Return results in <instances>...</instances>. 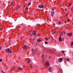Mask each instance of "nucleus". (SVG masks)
<instances>
[{"mask_svg":"<svg viewBox=\"0 0 73 73\" xmlns=\"http://www.w3.org/2000/svg\"><path fill=\"white\" fill-rule=\"evenodd\" d=\"M5 50L7 51V52L9 53H13L12 50L9 49V48H7V49H5Z\"/></svg>","mask_w":73,"mask_h":73,"instance_id":"1","label":"nucleus"},{"mask_svg":"<svg viewBox=\"0 0 73 73\" xmlns=\"http://www.w3.org/2000/svg\"><path fill=\"white\" fill-rule=\"evenodd\" d=\"M38 8H44V6L42 5H40L38 6Z\"/></svg>","mask_w":73,"mask_h":73,"instance_id":"2","label":"nucleus"},{"mask_svg":"<svg viewBox=\"0 0 73 73\" xmlns=\"http://www.w3.org/2000/svg\"><path fill=\"white\" fill-rule=\"evenodd\" d=\"M46 64V66H49L50 64H49V62L47 61H46L45 63Z\"/></svg>","mask_w":73,"mask_h":73,"instance_id":"3","label":"nucleus"},{"mask_svg":"<svg viewBox=\"0 0 73 73\" xmlns=\"http://www.w3.org/2000/svg\"><path fill=\"white\" fill-rule=\"evenodd\" d=\"M50 15L51 16H53V15H54V10L51 12Z\"/></svg>","mask_w":73,"mask_h":73,"instance_id":"4","label":"nucleus"},{"mask_svg":"<svg viewBox=\"0 0 73 73\" xmlns=\"http://www.w3.org/2000/svg\"><path fill=\"white\" fill-rule=\"evenodd\" d=\"M62 58H60L58 59V61L60 62H62Z\"/></svg>","mask_w":73,"mask_h":73,"instance_id":"5","label":"nucleus"},{"mask_svg":"<svg viewBox=\"0 0 73 73\" xmlns=\"http://www.w3.org/2000/svg\"><path fill=\"white\" fill-rule=\"evenodd\" d=\"M31 51L32 52L33 55V56H34V53H35V50H34L33 49H31Z\"/></svg>","mask_w":73,"mask_h":73,"instance_id":"6","label":"nucleus"},{"mask_svg":"<svg viewBox=\"0 0 73 73\" xmlns=\"http://www.w3.org/2000/svg\"><path fill=\"white\" fill-rule=\"evenodd\" d=\"M32 33L34 36H36V31H33Z\"/></svg>","mask_w":73,"mask_h":73,"instance_id":"7","label":"nucleus"},{"mask_svg":"<svg viewBox=\"0 0 73 73\" xmlns=\"http://www.w3.org/2000/svg\"><path fill=\"white\" fill-rule=\"evenodd\" d=\"M67 35L69 36V37H71L72 35L70 33H69L67 34Z\"/></svg>","mask_w":73,"mask_h":73,"instance_id":"8","label":"nucleus"},{"mask_svg":"<svg viewBox=\"0 0 73 73\" xmlns=\"http://www.w3.org/2000/svg\"><path fill=\"white\" fill-rule=\"evenodd\" d=\"M59 40L60 41H61V36L60 35L59 38Z\"/></svg>","mask_w":73,"mask_h":73,"instance_id":"9","label":"nucleus"},{"mask_svg":"<svg viewBox=\"0 0 73 73\" xmlns=\"http://www.w3.org/2000/svg\"><path fill=\"white\" fill-rule=\"evenodd\" d=\"M27 46L25 45L23 46V48L24 49H27Z\"/></svg>","mask_w":73,"mask_h":73,"instance_id":"10","label":"nucleus"},{"mask_svg":"<svg viewBox=\"0 0 73 73\" xmlns=\"http://www.w3.org/2000/svg\"><path fill=\"white\" fill-rule=\"evenodd\" d=\"M41 41H42V40L40 39H38L37 40V42H41Z\"/></svg>","mask_w":73,"mask_h":73,"instance_id":"11","label":"nucleus"},{"mask_svg":"<svg viewBox=\"0 0 73 73\" xmlns=\"http://www.w3.org/2000/svg\"><path fill=\"white\" fill-rule=\"evenodd\" d=\"M33 36V35L32 34H31L29 35V36L30 37H32Z\"/></svg>","mask_w":73,"mask_h":73,"instance_id":"12","label":"nucleus"},{"mask_svg":"<svg viewBox=\"0 0 73 73\" xmlns=\"http://www.w3.org/2000/svg\"><path fill=\"white\" fill-rule=\"evenodd\" d=\"M37 27H38L40 26V24H38L37 25H36Z\"/></svg>","mask_w":73,"mask_h":73,"instance_id":"13","label":"nucleus"},{"mask_svg":"<svg viewBox=\"0 0 73 73\" xmlns=\"http://www.w3.org/2000/svg\"><path fill=\"white\" fill-rule=\"evenodd\" d=\"M31 4V2H30L28 4V6H29V5H30Z\"/></svg>","mask_w":73,"mask_h":73,"instance_id":"14","label":"nucleus"},{"mask_svg":"<svg viewBox=\"0 0 73 73\" xmlns=\"http://www.w3.org/2000/svg\"><path fill=\"white\" fill-rule=\"evenodd\" d=\"M60 24H61V22H60V21H59L58 22V25H60Z\"/></svg>","mask_w":73,"mask_h":73,"instance_id":"15","label":"nucleus"},{"mask_svg":"<svg viewBox=\"0 0 73 73\" xmlns=\"http://www.w3.org/2000/svg\"><path fill=\"white\" fill-rule=\"evenodd\" d=\"M19 69L20 70H22V69L20 67H19Z\"/></svg>","mask_w":73,"mask_h":73,"instance_id":"16","label":"nucleus"},{"mask_svg":"<svg viewBox=\"0 0 73 73\" xmlns=\"http://www.w3.org/2000/svg\"><path fill=\"white\" fill-rule=\"evenodd\" d=\"M30 66L32 68H33V66H32V64H30Z\"/></svg>","mask_w":73,"mask_h":73,"instance_id":"17","label":"nucleus"},{"mask_svg":"<svg viewBox=\"0 0 73 73\" xmlns=\"http://www.w3.org/2000/svg\"><path fill=\"white\" fill-rule=\"evenodd\" d=\"M11 4L10 5L11 6H12V5H13V3L12 2H11Z\"/></svg>","mask_w":73,"mask_h":73,"instance_id":"18","label":"nucleus"},{"mask_svg":"<svg viewBox=\"0 0 73 73\" xmlns=\"http://www.w3.org/2000/svg\"><path fill=\"white\" fill-rule=\"evenodd\" d=\"M52 34H54V33L56 34V31H54L52 32Z\"/></svg>","mask_w":73,"mask_h":73,"instance_id":"19","label":"nucleus"},{"mask_svg":"<svg viewBox=\"0 0 73 73\" xmlns=\"http://www.w3.org/2000/svg\"><path fill=\"white\" fill-rule=\"evenodd\" d=\"M73 45V42H71V46H72V45Z\"/></svg>","mask_w":73,"mask_h":73,"instance_id":"20","label":"nucleus"},{"mask_svg":"<svg viewBox=\"0 0 73 73\" xmlns=\"http://www.w3.org/2000/svg\"><path fill=\"white\" fill-rule=\"evenodd\" d=\"M30 60H29L27 62V64H29V62H30Z\"/></svg>","mask_w":73,"mask_h":73,"instance_id":"21","label":"nucleus"},{"mask_svg":"<svg viewBox=\"0 0 73 73\" xmlns=\"http://www.w3.org/2000/svg\"><path fill=\"white\" fill-rule=\"evenodd\" d=\"M2 61H3V60H2V59H0V62H2Z\"/></svg>","mask_w":73,"mask_h":73,"instance_id":"22","label":"nucleus"},{"mask_svg":"<svg viewBox=\"0 0 73 73\" xmlns=\"http://www.w3.org/2000/svg\"><path fill=\"white\" fill-rule=\"evenodd\" d=\"M28 7H26V9H25V10H26L27 11L28 10Z\"/></svg>","mask_w":73,"mask_h":73,"instance_id":"23","label":"nucleus"},{"mask_svg":"<svg viewBox=\"0 0 73 73\" xmlns=\"http://www.w3.org/2000/svg\"><path fill=\"white\" fill-rule=\"evenodd\" d=\"M68 13H67L66 15V17H67L68 16Z\"/></svg>","mask_w":73,"mask_h":73,"instance_id":"24","label":"nucleus"},{"mask_svg":"<svg viewBox=\"0 0 73 73\" xmlns=\"http://www.w3.org/2000/svg\"><path fill=\"white\" fill-rule=\"evenodd\" d=\"M70 21V19H69L68 20V22L69 23Z\"/></svg>","mask_w":73,"mask_h":73,"instance_id":"25","label":"nucleus"},{"mask_svg":"<svg viewBox=\"0 0 73 73\" xmlns=\"http://www.w3.org/2000/svg\"><path fill=\"white\" fill-rule=\"evenodd\" d=\"M44 54L42 55V56L41 57L42 58L44 57Z\"/></svg>","mask_w":73,"mask_h":73,"instance_id":"26","label":"nucleus"},{"mask_svg":"<svg viewBox=\"0 0 73 73\" xmlns=\"http://www.w3.org/2000/svg\"><path fill=\"white\" fill-rule=\"evenodd\" d=\"M45 40H48V38H45Z\"/></svg>","mask_w":73,"mask_h":73,"instance_id":"27","label":"nucleus"},{"mask_svg":"<svg viewBox=\"0 0 73 73\" xmlns=\"http://www.w3.org/2000/svg\"><path fill=\"white\" fill-rule=\"evenodd\" d=\"M19 7H17V8H16V10L18 9H19Z\"/></svg>","mask_w":73,"mask_h":73,"instance_id":"28","label":"nucleus"},{"mask_svg":"<svg viewBox=\"0 0 73 73\" xmlns=\"http://www.w3.org/2000/svg\"><path fill=\"white\" fill-rule=\"evenodd\" d=\"M0 30L1 31H2L3 30V29H2V28H0Z\"/></svg>","mask_w":73,"mask_h":73,"instance_id":"29","label":"nucleus"},{"mask_svg":"<svg viewBox=\"0 0 73 73\" xmlns=\"http://www.w3.org/2000/svg\"><path fill=\"white\" fill-rule=\"evenodd\" d=\"M17 27L18 28H20V26H18Z\"/></svg>","mask_w":73,"mask_h":73,"instance_id":"30","label":"nucleus"},{"mask_svg":"<svg viewBox=\"0 0 73 73\" xmlns=\"http://www.w3.org/2000/svg\"><path fill=\"white\" fill-rule=\"evenodd\" d=\"M66 60V61H69V59H67Z\"/></svg>","mask_w":73,"mask_h":73,"instance_id":"31","label":"nucleus"},{"mask_svg":"<svg viewBox=\"0 0 73 73\" xmlns=\"http://www.w3.org/2000/svg\"><path fill=\"white\" fill-rule=\"evenodd\" d=\"M45 43L46 44H48V42H45Z\"/></svg>","mask_w":73,"mask_h":73,"instance_id":"32","label":"nucleus"},{"mask_svg":"<svg viewBox=\"0 0 73 73\" xmlns=\"http://www.w3.org/2000/svg\"><path fill=\"white\" fill-rule=\"evenodd\" d=\"M0 50H1V46H0Z\"/></svg>","mask_w":73,"mask_h":73,"instance_id":"33","label":"nucleus"},{"mask_svg":"<svg viewBox=\"0 0 73 73\" xmlns=\"http://www.w3.org/2000/svg\"><path fill=\"white\" fill-rule=\"evenodd\" d=\"M49 72H52V70L51 69L49 70Z\"/></svg>","mask_w":73,"mask_h":73,"instance_id":"34","label":"nucleus"},{"mask_svg":"<svg viewBox=\"0 0 73 73\" xmlns=\"http://www.w3.org/2000/svg\"><path fill=\"white\" fill-rule=\"evenodd\" d=\"M32 44H34V42H32Z\"/></svg>","mask_w":73,"mask_h":73,"instance_id":"35","label":"nucleus"},{"mask_svg":"<svg viewBox=\"0 0 73 73\" xmlns=\"http://www.w3.org/2000/svg\"><path fill=\"white\" fill-rule=\"evenodd\" d=\"M1 72H3V73H5V72H3V70H2V71H1Z\"/></svg>","mask_w":73,"mask_h":73,"instance_id":"36","label":"nucleus"},{"mask_svg":"<svg viewBox=\"0 0 73 73\" xmlns=\"http://www.w3.org/2000/svg\"><path fill=\"white\" fill-rule=\"evenodd\" d=\"M51 58V57L50 56H49L48 57V58Z\"/></svg>","mask_w":73,"mask_h":73,"instance_id":"37","label":"nucleus"},{"mask_svg":"<svg viewBox=\"0 0 73 73\" xmlns=\"http://www.w3.org/2000/svg\"><path fill=\"white\" fill-rule=\"evenodd\" d=\"M62 53H64V51H62Z\"/></svg>","mask_w":73,"mask_h":73,"instance_id":"38","label":"nucleus"},{"mask_svg":"<svg viewBox=\"0 0 73 73\" xmlns=\"http://www.w3.org/2000/svg\"><path fill=\"white\" fill-rule=\"evenodd\" d=\"M48 39L49 40H50V38L48 37Z\"/></svg>","mask_w":73,"mask_h":73,"instance_id":"39","label":"nucleus"},{"mask_svg":"<svg viewBox=\"0 0 73 73\" xmlns=\"http://www.w3.org/2000/svg\"><path fill=\"white\" fill-rule=\"evenodd\" d=\"M63 33H64V35H65V33L64 32H63Z\"/></svg>","mask_w":73,"mask_h":73,"instance_id":"40","label":"nucleus"},{"mask_svg":"<svg viewBox=\"0 0 73 73\" xmlns=\"http://www.w3.org/2000/svg\"><path fill=\"white\" fill-rule=\"evenodd\" d=\"M56 29H58V28L57 27H56L55 28Z\"/></svg>","mask_w":73,"mask_h":73,"instance_id":"41","label":"nucleus"},{"mask_svg":"<svg viewBox=\"0 0 73 73\" xmlns=\"http://www.w3.org/2000/svg\"><path fill=\"white\" fill-rule=\"evenodd\" d=\"M7 12H9V10H7Z\"/></svg>","mask_w":73,"mask_h":73,"instance_id":"42","label":"nucleus"},{"mask_svg":"<svg viewBox=\"0 0 73 73\" xmlns=\"http://www.w3.org/2000/svg\"><path fill=\"white\" fill-rule=\"evenodd\" d=\"M69 6L71 5V3H70V4H69Z\"/></svg>","mask_w":73,"mask_h":73,"instance_id":"43","label":"nucleus"},{"mask_svg":"<svg viewBox=\"0 0 73 73\" xmlns=\"http://www.w3.org/2000/svg\"><path fill=\"white\" fill-rule=\"evenodd\" d=\"M64 23H66V21H64Z\"/></svg>","mask_w":73,"mask_h":73,"instance_id":"44","label":"nucleus"},{"mask_svg":"<svg viewBox=\"0 0 73 73\" xmlns=\"http://www.w3.org/2000/svg\"><path fill=\"white\" fill-rule=\"evenodd\" d=\"M62 33V35H63V34H62V33H62H62Z\"/></svg>","mask_w":73,"mask_h":73,"instance_id":"45","label":"nucleus"},{"mask_svg":"<svg viewBox=\"0 0 73 73\" xmlns=\"http://www.w3.org/2000/svg\"><path fill=\"white\" fill-rule=\"evenodd\" d=\"M67 9H65V11H67Z\"/></svg>","mask_w":73,"mask_h":73,"instance_id":"46","label":"nucleus"},{"mask_svg":"<svg viewBox=\"0 0 73 73\" xmlns=\"http://www.w3.org/2000/svg\"><path fill=\"white\" fill-rule=\"evenodd\" d=\"M25 10H23V12H25Z\"/></svg>","mask_w":73,"mask_h":73,"instance_id":"47","label":"nucleus"},{"mask_svg":"<svg viewBox=\"0 0 73 73\" xmlns=\"http://www.w3.org/2000/svg\"><path fill=\"white\" fill-rule=\"evenodd\" d=\"M55 32V33H56V32H57V31H54Z\"/></svg>","mask_w":73,"mask_h":73,"instance_id":"48","label":"nucleus"},{"mask_svg":"<svg viewBox=\"0 0 73 73\" xmlns=\"http://www.w3.org/2000/svg\"><path fill=\"white\" fill-rule=\"evenodd\" d=\"M45 56V57H46L47 56V55H46Z\"/></svg>","mask_w":73,"mask_h":73,"instance_id":"49","label":"nucleus"},{"mask_svg":"<svg viewBox=\"0 0 73 73\" xmlns=\"http://www.w3.org/2000/svg\"><path fill=\"white\" fill-rule=\"evenodd\" d=\"M65 62V63L66 64V61H65V60L64 61Z\"/></svg>","mask_w":73,"mask_h":73,"instance_id":"50","label":"nucleus"},{"mask_svg":"<svg viewBox=\"0 0 73 73\" xmlns=\"http://www.w3.org/2000/svg\"><path fill=\"white\" fill-rule=\"evenodd\" d=\"M52 11H54V9H53L52 10Z\"/></svg>","mask_w":73,"mask_h":73,"instance_id":"51","label":"nucleus"},{"mask_svg":"<svg viewBox=\"0 0 73 73\" xmlns=\"http://www.w3.org/2000/svg\"><path fill=\"white\" fill-rule=\"evenodd\" d=\"M64 60H66V58H65V59H64Z\"/></svg>","mask_w":73,"mask_h":73,"instance_id":"52","label":"nucleus"},{"mask_svg":"<svg viewBox=\"0 0 73 73\" xmlns=\"http://www.w3.org/2000/svg\"><path fill=\"white\" fill-rule=\"evenodd\" d=\"M25 1H27V0H25Z\"/></svg>","mask_w":73,"mask_h":73,"instance_id":"53","label":"nucleus"},{"mask_svg":"<svg viewBox=\"0 0 73 73\" xmlns=\"http://www.w3.org/2000/svg\"><path fill=\"white\" fill-rule=\"evenodd\" d=\"M5 45L6 44V43H5Z\"/></svg>","mask_w":73,"mask_h":73,"instance_id":"54","label":"nucleus"}]
</instances>
